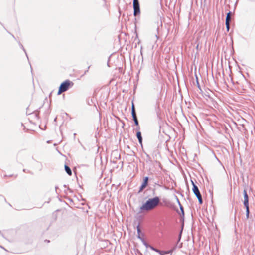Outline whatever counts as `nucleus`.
<instances>
[{"label":"nucleus","mask_w":255,"mask_h":255,"mask_svg":"<svg viewBox=\"0 0 255 255\" xmlns=\"http://www.w3.org/2000/svg\"><path fill=\"white\" fill-rule=\"evenodd\" d=\"M160 198L159 196H154L152 198H148L140 207L139 213H141L144 211L151 210L158 205H160Z\"/></svg>","instance_id":"obj_1"},{"label":"nucleus","mask_w":255,"mask_h":255,"mask_svg":"<svg viewBox=\"0 0 255 255\" xmlns=\"http://www.w3.org/2000/svg\"><path fill=\"white\" fill-rule=\"evenodd\" d=\"M191 184L192 185V191L194 193V195L197 198L199 203L200 204H203V199L202 197L201 194L199 190L198 186L195 184L194 181L191 179Z\"/></svg>","instance_id":"obj_2"},{"label":"nucleus","mask_w":255,"mask_h":255,"mask_svg":"<svg viewBox=\"0 0 255 255\" xmlns=\"http://www.w3.org/2000/svg\"><path fill=\"white\" fill-rule=\"evenodd\" d=\"M136 229H137V238L141 240V241L142 242L143 244L145 246L146 248H149L151 250H152L153 248H155V247L152 245H150L149 244H148L146 242V241L144 240V239L141 236V229H140V223H138V225L136 226Z\"/></svg>","instance_id":"obj_3"},{"label":"nucleus","mask_w":255,"mask_h":255,"mask_svg":"<svg viewBox=\"0 0 255 255\" xmlns=\"http://www.w3.org/2000/svg\"><path fill=\"white\" fill-rule=\"evenodd\" d=\"M74 85L72 81L69 79H67L62 82L59 87L63 89L65 92L67 91L70 88L72 87Z\"/></svg>","instance_id":"obj_4"},{"label":"nucleus","mask_w":255,"mask_h":255,"mask_svg":"<svg viewBox=\"0 0 255 255\" xmlns=\"http://www.w3.org/2000/svg\"><path fill=\"white\" fill-rule=\"evenodd\" d=\"M133 15L135 17L140 14V4L138 0H133Z\"/></svg>","instance_id":"obj_5"},{"label":"nucleus","mask_w":255,"mask_h":255,"mask_svg":"<svg viewBox=\"0 0 255 255\" xmlns=\"http://www.w3.org/2000/svg\"><path fill=\"white\" fill-rule=\"evenodd\" d=\"M149 178L148 176L144 177L142 183L139 187L138 193H141L148 185Z\"/></svg>","instance_id":"obj_6"},{"label":"nucleus","mask_w":255,"mask_h":255,"mask_svg":"<svg viewBox=\"0 0 255 255\" xmlns=\"http://www.w3.org/2000/svg\"><path fill=\"white\" fill-rule=\"evenodd\" d=\"M177 201H178V204L179 206V208H180V210L181 211V215H180L181 220H182L183 221H184V215H185L184 208H183V206L181 204V203L178 198H177Z\"/></svg>","instance_id":"obj_7"},{"label":"nucleus","mask_w":255,"mask_h":255,"mask_svg":"<svg viewBox=\"0 0 255 255\" xmlns=\"http://www.w3.org/2000/svg\"><path fill=\"white\" fill-rule=\"evenodd\" d=\"M136 136L137 138L138 139L139 143L141 145V146H142L143 139L142 137L141 132L140 131H137L136 132Z\"/></svg>","instance_id":"obj_8"},{"label":"nucleus","mask_w":255,"mask_h":255,"mask_svg":"<svg viewBox=\"0 0 255 255\" xmlns=\"http://www.w3.org/2000/svg\"><path fill=\"white\" fill-rule=\"evenodd\" d=\"M243 196H244L243 204L249 203V196L248 195L247 190L246 189H245L243 191Z\"/></svg>","instance_id":"obj_9"},{"label":"nucleus","mask_w":255,"mask_h":255,"mask_svg":"<svg viewBox=\"0 0 255 255\" xmlns=\"http://www.w3.org/2000/svg\"><path fill=\"white\" fill-rule=\"evenodd\" d=\"M152 251H155L156 253H158L160 255H165L167 254L166 251L160 250L156 248H153Z\"/></svg>","instance_id":"obj_10"},{"label":"nucleus","mask_w":255,"mask_h":255,"mask_svg":"<svg viewBox=\"0 0 255 255\" xmlns=\"http://www.w3.org/2000/svg\"><path fill=\"white\" fill-rule=\"evenodd\" d=\"M64 168H65V170L66 172L67 173V174L68 175H72V170H71V168L69 167V166L68 165L65 164L64 165Z\"/></svg>","instance_id":"obj_11"},{"label":"nucleus","mask_w":255,"mask_h":255,"mask_svg":"<svg viewBox=\"0 0 255 255\" xmlns=\"http://www.w3.org/2000/svg\"><path fill=\"white\" fill-rule=\"evenodd\" d=\"M231 12L229 11L226 15V19H225V23H230V21L231 20Z\"/></svg>","instance_id":"obj_12"},{"label":"nucleus","mask_w":255,"mask_h":255,"mask_svg":"<svg viewBox=\"0 0 255 255\" xmlns=\"http://www.w3.org/2000/svg\"><path fill=\"white\" fill-rule=\"evenodd\" d=\"M144 153L146 157V162L147 163H151L152 160V159H151V157L150 156V155L146 152H144Z\"/></svg>","instance_id":"obj_13"},{"label":"nucleus","mask_w":255,"mask_h":255,"mask_svg":"<svg viewBox=\"0 0 255 255\" xmlns=\"http://www.w3.org/2000/svg\"><path fill=\"white\" fill-rule=\"evenodd\" d=\"M18 44H19V45L20 46V47L23 50V51L24 52L28 60H29V58H28V55H27V52L26 51V50L25 49V48H24L23 45L20 43V42H18Z\"/></svg>","instance_id":"obj_14"},{"label":"nucleus","mask_w":255,"mask_h":255,"mask_svg":"<svg viewBox=\"0 0 255 255\" xmlns=\"http://www.w3.org/2000/svg\"><path fill=\"white\" fill-rule=\"evenodd\" d=\"M176 247L177 245L175 246L173 248H172L171 249L166 251V253L171 254L176 249Z\"/></svg>","instance_id":"obj_15"},{"label":"nucleus","mask_w":255,"mask_h":255,"mask_svg":"<svg viewBox=\"0 0 255 255\" xmlns=\"http://www.w3.org/2000/svg\"><path fill=\"white\" fill-rule=\"evenodd\" d=\"M136 113L135 111V107L133 103V101H132V105H131V113Z\"/></svg>","instance_id":"obj_16"},{"label":"nucleus","mask_w":255,"mask_h":255,"mask_svg":"<svg viewBox=\"0 0 255 255\" xmlns=\"http://www.w3.org/2000/svg\"><path fill=\"white\" fill-rule=\"evenodd\" d=\"M243 205L246 209V211H250L249 203H244Z\"/></svg>","instance_id":"obj_17"},{"label":"nucleus","mask_w":255,"mask_h":255,"mask_svg":"<svg viewBox=\"0 0 255 255\" xmlns=\"http://www.w3.org/2000/svg\"><path fill=\"white\" fill-rule=\"evenodd\" d=\"M131 115L133 121L138 120L136 113H131Z\"/></svg>","instance_id":"obj_18"},{"label":"nucleus","mask_w":255,"mask_h":255,"mask_svg":"<svg viewBox=\"0 0 255 255\" xmlns=\"http://www.w3.org/2000/svg\"><path fill=\"white\" fill-rule=\"evenodd\" d=\"M215 35L217 36V39L220 37V34H219V28H217L216 32H215Z\"/></svg>","instance_id":"obj_19"},{"label":"nucleus","mask_w":255,"mask_h":255,"mask_svg":"<svg viewBox=\"0 0 255 255\" xmlns=\"http://www.w3.org/2000/svg\"><path fill=\"white\" fill-rule=\"evenodd\" d=\"M196 83H197V86L198 87V88L200 89V90H201V87H200V84H199V82L198 81V78L197 77V76H196Z\"/></svg>","instance_id":"obj_20"},{"label":"nucleus","mask_w":255,"mask_h":255,"mask_svg":"<svg viewBox=\"0 0 255 255\" xmlns=\"http://www.w3.org/2000/svg\"><path fill=\"white\" fill-rule=\"evenodd\" d=\"M64 92H65V91L63 89H62L60 87H59L57 94L60 95L62 93H63Z\"/></svg>","instance_id":"obj_21"},{"label":"nucleus","mask_w":255,"mask_h":255,"mask_svg":"<svg viewBox=\"0 0 255 255\" xmlns=\"http://www.w3.org/2000/svg\"><path fill=\"white\" fill-rule=\"evenodd\" d=\"M183 228H184V223H183L182 224V225H181V230H180V231L179 232V235H180V236H182Z\"/></svg>","instance_id":"obj_22"},{"label":"nucleus","mask_w":255,"mask_h":255,"mask_svg":"<svg viewBox=\"0 0 255 255\" xmlns=\"http://www.w3.org/2000/svg\"><path fill=\"white\" fill-rule=\"evenodd\" d=\"M227 32H229L230 30V23H225Z\"/></svg>","instance_id":"obj_23"},{"label":"nucleus","mask_w":255,"mask_h":255,"mask_svg":"<svg viewBox=\"0 0 255 255\" xmlns=\"http://www.w3.org/2000/svg\"><path fill=\"white\" fill-rule=\"evenodd\" d=\"M250 211H246V219L249 218Z\"/></svg>","instance_id":"obj_24"},{"label":"nucleus","mask_w":255,"mask_h":255,"mask_svg":"<svg viewBox=\"0 0 255 255\" xmlns=\"http://www.w3.org/2000/svg\"><path fill=\"white\" fill-rule=\"evenodd\" d=\"M39 112L38 111L37 112H35V113H33V114H34L35 115V116L37 118V119H39Z\"/></svg>","instance_id":"obj_25"},{"label":"nucleus","mask_w":255,"mask_h":255,"mask_svg":"<svg viewBox=\"0 0 255 255\" xmlns=\"http://www.w3.org/2000/svg\"><path fill=\"white\" fill-rule=\"evenodd\" d=\"M181 237H182V236H180V235H178V240H177V244H177L180 241L181 239Z\"/></svg>","instance_id":"obj_26"},{"label":"nucleus","mask_w":255,"mask_h":255,"mask_svg":"<svg viewBox=\"0 0 255 255\" xmlns=\"http://www.w3.org/2000/svg\"><path fill=\"white\" fill-rule=\"evenodd\" d=\"M134 122V124L136 126H138L139 125V122H138V120H134L133 121Z\"/></svg>","instance_id":"obj_27"},{"label":"nucleus","mask_w":255,"mask_h":255,"mask_svg":"<svg viewBox=\"0 0 255 255\" xmlns=\"http://www.w3.org/2000/svg\"><path fill=\"white\" fill-rule=\"evenodd\" d=\"M64 187L65 188H67V190H69L70 192H72V190L70 189L68 186H67L66 185H64Z\"/></svg>","instance_id":"obj_28"},{"label":"nucleus","mask_w":255,"mask_h":255,"mask_svg":"<svg viewBox=\"0 0 255 255\" xmlns=\"http://www.w3.org/2000/svg\"><path fill=\"white\" fill-rule=\"evenodd\" d=\"M23 171L24 172L30 173V171L29 170H27V169H23Z\"/></svg>","instance_id":"obj_29"},{"label":"nucleus","mask_w":255,"mask_h":255,"mask_svg":"<svg viewBox=\"0 0 255 255\" xmlns=\"http://www.w3.org/2000/svg\"><path fill=\"white\" fill-rule=\"evenodd\" d=\"M137 131H140V127H139V125H138V126H136V129H135Z\"/></svg>","instance_id":"obj_30"},{"label":"nucleus","mask_w":255,"mask_h":255,"mask_svg":"<svg viewBox=\"0 0 255 255\" xmlns=\"http://www.w3.org/2000/svg\"><path fill=\"white\" fill-rule=\"evenodd\" d=\"M90 67V66L88 67L87 69V70H86V71L84 72V74H86V73L88 71V70H89V69Z\"/></svg>","instance_id":"obj_31"},{"label":"nucleus","mask_w":255,"mask_h":255,"mask_svg":"<svg viewBox=\"0 0 255 255\" xmlns=\"http://www.w3.org/2000/svg\"><path fill=\"white\" fill-rule=\"evenodd\" d=\"M58 189V187L57 186H56L55 187V192H56L57 194H58V193H57V189Z\"/></svg>","instance_id":"obj_32"},{"label":"nucleus","mask_w":255,"mask_h":255,"mask_svg":"<svg viewBox=\"0 0 255 255\" xmlns=\"http://www.w3.org/2000/svg\"><path fill=\"white\" fill-rule=\"evenodd\" d=\"M8 33H9L10 34H11V36H12V37H13V38H14L15 39H16V38H15V36H14L12 34L10 33V32H8Z\"/></svg>","instance_id":"obj_33"},{"label":"nucleus","mask_w":255,"mask_h":255,"mask_svg":"<svg viewBox=\"0 0 255 255\" xmlns=\"http://www.w3.org/2000/svg\"><path fill=\"white\" fill-rule=\"evenodd\" d=\"M135 28H136V18H135Z\"/></svg>","instance_id":"obj_34"},{"label":"nucleus","mask_w":255,"mask_h":255,"mask_svg":"<svg viewBox=\"0 0 255 255\" xmlns=\"http://www.w3.org/2000/svg\"><path fill=\"white\" fill-rule=\"evenodd\" d=\"M142 47H141L140 53H141V55H142Z\"/></svg>","instance_id":"obj_35"},{"label":"nucleus","mask_w":255,"mask_h":255,"mask_svg":"<svg viewBox=\"0 0 255 255\" xmlns=\"http://www.w3.org/2000/svg\"><path fill=\"white\" fill-rule=\"evenodd\" d=\"M215 157H216V158L218 160H218V158H217V157H216V156L215 155Z\"/></svg>","instance_id":"obj_36"},{"label":"nucleus","mask_w":255,"mask_h":255,"mask_svg":"<svg viewBox=\"0 0 255 255\" xmlns=\"http://www.w3.org/2000/svg\"><path fill=\"white\" fill-rule=\"evenodd\" d=\"M12 176H13V175H10L9 176V177H12Z\"/></svg>","instance_id":"obj_37"},{"label":"nucleus","mask_w":255,"mask_h":255,"mask_svg":"<svg viewBox=\"0 0 255 255\" xmlns=\"http://www.w3.org/2000/svg\"><path fill=\"white\" fill-rule=\"evenodd\" d=\"M46 242H49V240H46Z\"/></svg>","instance_id":"obj_38"},{"label":"nucleus","mask_w":255,"mask_h":255,"mask_svg":"<svg viewBox=\"0 0 255 255\" xmlns=\"http://www.w3.org/2000/svg\"><path fill=\"white\" fill-rule=\"evenodd\" d=\"M46 242H49V240H46Z\"/></svg>","instance_id":"obj_39"},{"label":"nucleus","mask_w":255,"mask_h":255,"mask_svg":"<svg viewBox=\"0 0 255 255\" xmlns=\"http://www.w3.org/2000/svg\"><path fill=\"white\" fill-rule=\"evenodd\" d=\"M0 247L1 248H3V249H4L5 250H5L4 248H3L2 247H1V246H0Z\"/></svg>","instance_id":"obj_40"},{"label":"nucleus","mask_w":255,"mask_h":255,"mask_svg":"<svg viewBox=\"0 0 255 255\" xmlns=\"http://www.w3.org/2000/svg\"><path fill=\"white\" fill-rule=\"evenodd\" d=\"M107 65H108V66H109V62H108V63H107Z\"/></svg>","instance_id":"obj_41"},{"label":"nucleus","mask_w":255,"mask_h":255,"mask_svg":"<svg viewBox=\"0 0 255 255\" xmlns=\"http://www.w3.org/2000/svg\"><path fill=\"white\" fill-rule=\"evenodd\" d=\"M0 234H1V231H0Z\"/></svg>","instance_id":"obj_42"},{"label":"nucleus","mask_w":255,"mask_h":255,"mask_svg":"<svg viewBox=\"0 0 255 255\" xmlns=\"http://www.w3.org/2000/svg\"><path fill=\"white\" fill-rule=\"evenodd\" d=\"M170 255H172V254H170Z\"/></svg>","instance_id":"obj_43"}]
</instances>
